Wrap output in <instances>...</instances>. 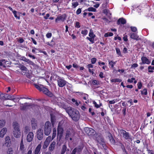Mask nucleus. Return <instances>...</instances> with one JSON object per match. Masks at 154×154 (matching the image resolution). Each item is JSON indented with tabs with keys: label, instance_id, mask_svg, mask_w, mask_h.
Here are the masks:
<instances>
[{
	"label": "nucleus",
	"instance_id": "nucleus-1",
	"mask_svg": "<svg viewBox=\"0 0 154 154\" xmlns=\"http://www.w3.org/2000/svg\"><path fill=\"white\" fill-rule=\"evenodd\" d=\"M66 110V112L73 120L77 121L79 119L80 115L78 111L70 107H67Z\"/></svg>",
	"mask_w": 154,
	"mask_h": 154
},
{
	"label": "nucleus",
	"instance_id": "nucleus-2",
	"mask_svg": "<svg viewBox=\"0 0 154 154\" xmlns=\"http://www.w3.org/2000/svg\"><path fill=\"white\" fill-rule=\"evenodd\" d=\"M51 131V123L49 121L46 122L45 124L44 133L47 136L49 135Z\"/></svg>",
	"mask_w": 154,
	"mask_h": 154
},
{
	"label": "nucleus",
	"instance_id": "nucleus-3",
	"mask_svg": "<svg viewBox=\"0 0 154 154\" xmlns=\"http://www.w3.org/2000/svg\"><path fill=\"white\" fill-rule=\"evenodd\" d=\"M0 99L5 100H9L14 101L15 98L13 96L10 95L8 94H1L0 95Z\"/></svg>",
	"mask_w": 154,
	"mask_h": 154
},
{
	"label": "nucleus",
	"instance_id": "nucleus-4",
	"mask_svg": "<svg viewBox=\"0 0 154 154\" xmlns=\"http://www.w3.org/2000/svg\"><path fill=\"white\" fill-rule=\"evenodd\" d=\"M35 105L33 103H30L29 104H27V103H25L24 104H21V105L20 107V109L22 110H25L27 109H29V107H31L32 108L33 107L35 106Z\"/></svg>",
	"mask_w": 154,
	"mask_h": 154
},
{
	"label": "nucleus",
	"instance_id": "nucleus-5",
	"mask_svg": "<svg viewBox=\"0 0 154 154\" xmlns=\"http://www.w3.org/2000/svg\"><path fill=\"white\" fill-rule=\"evenodd\" d=\"M63 129L62 127L58 126L57 129V140L60 141L62 136L63 133Z\"/></svg>",
	"mask_w": 154,
	"mask_h": 154
},
{
	"label": "nucleus",
	"instance_id": "nucleus-6",
	"mask_svg": "<svg viewBox=\"0 0 154 154\" xmlns=\"http://www.w3.org/2000/svg\"><path fill=\"white\" fill-rule=\"evenodd\" d=\"M84 130L85 133L89 136L93 135L96 133L94 129L88 127L85 128Z\"/></svg>",
	"mask_w": 154,
	"mask_h": 154
},
{
	"label": "nucleus",
	"instance_id": "nucleus-7",
	"mask_svg": "<svg viewBox=\"0 0 154 154\" xmlns=\"http://www.w3.org/2000/svg\"><path fill=\"white\" fill-rule=\"evenodd\" d=\"M43 136V133L42 130L41 128L39 129L37 132V137L38 139L39 140H42Z\"/></svg>",
	"mask_w": 154,
	"mask_h": 154
},
{
	"label": "nucleus",
	"instance_id": "nucleus-8",
	"mask_svg": "<svg viewBox=\"0 0 154 154\" xmlns=\"http://www.w3.org/2000/svg\"><path fill=\"white\" fill-rule=\"evenodd\" d=\"M42 91L43 93L45 94L50 97H51L52 96V93L50 91H49L47 88H45L42 87Z\"/></svg>",
	"mask_w": 154,
	"mask_h": 154
},
{
	"label": "nucleus",
	"instance_id": "nucleus-9",
	"mask_svg": "<svg viewBox=\"0 0 154 154\" xmlns=\"http://www.w3.org/2000/svg\"><path fill=\"white\" fill-rule=\"evenodd\" d=\"M58 84L60 87H63L65 86L66 84V82L62 79H59L58 81Z\"/></svg>",
	"mask_w": 154,
	"mask_h": 154
},
{
	"label": "nucleus",
	"instance_id": "nucleus-10",
	"mask_svg": "<svg viewBox=\"0 0 154 154\" xmlns=\"http://www.w3.org/2000/svg\"><path fill=\"white\" fill-rule=\"evenodd\" d=\"M33 138V133L32 132H30L28 134L27 137L26 139L27 141L29 142H31Z\"/></svg>",
	"mask_w": 154,
	"mask_h": 154
},
{
	"label": "nucleus",
	"instance_id": "nucleus-11",
	"mask_svg": "<svg viewBox=\"0 0 154 154\" xmlns=\"http://www.w3.org/2000/svg\"><path fill=\"white\" fill-rule=\"evenodd\" d=\"M13 134L14 136L17 138L21 136V132L20 130L13 131Z\"/></svg>",
	"mask_w": 154,
	"mask_h": 154
},
{
	"label": "nucleus",
	"instance_id": "nucleus-12",
	"mask_svg": "<svg viewBox=\"0 0 154 154\" xmlns=\"http://www.w3.org/2000/svg\"><path fill=\"white\" fill-rule=\"evenodd\" d=\"M13 131L18 130L20 129L19 125L16 122H14L12 124Z\"/></svg>",
	"mask_w": 154,
	"mask_h": 154
},
{
	"label": "nucleus",
	"instance_id": "nucleus-13",
	"mask_svg": "<svg viewBox=\"0 0 154 154\" xmlns=\"http://www.w3.org/2000/svg\"><path fill=\"white\" fill-rule=\"evenodd\" d=\"M66 16L65 14L63 15L62 16L59 15L57 17L55 21L56 22H57V21L61 20L63 21L66 19Z\"/></svg>",
	"mask_w": 154,
	"mask_h": 154
},
{
	"label": "nucleus",
	"instance_id": "nucleus-14",
	"mask_svg": "<svg viewBox=\"0 0 154 154\" xmlns=\"http://www.w3.org/2000/svg\"><path fill=\"white\" fill-rule=\"evenodd\" d=\"M121 132L123 134V137L126 139H128L129 137V134L128 132H126L125 131L123 130H121Z\"/></svg>",
	"mask_w": 154,
	"mask_h": 154
},
{
	"label": "nucleus",
	"instance_id": "nucleus-15",
	"mask_svg": "<svg viewBox=\"0 0 154 154\" xmlns=\"http://www.w3.org/2000/svg\"><path fill=\"white\" fill-rule=\"evenodd\" d=\"M83 148V145H81L75 148L74 149H75L76 152H77L78 153H79L82 151Z\"/></svg>",
	"mask_w": 154,
	"mask_h": 154
},
{
	"label": "nucleus",
	"instance_id": "nucleus-16",
	"mask_svg": "<svg viewBox=\"0 0 154 154\" xmlns=\"http://www.w3.org/2000/svg\"><path fill=\"white\" fill-rule=\"evenodd\" d=\"M141 60L142 61V63L143 64L146 63L149 64L150 62L149 60L146 57H143L141 58Z\"/></svg>",
	"mask_w": 154,
	"mask_h": 154
},
{
	"label": "nucleus",
	"instance_id": "nucleus-17",
	"mask_svg": "<svg viewBox=\"0 0 154 154\" xmlns=\"http://www.w3.org/2000/svg\"><path fill=\"white\" fill-rule=\"evenodd\" d=\"M7 131V128H3L0 132V137H3L4 135L6 133Z\"/></svg>",
	"mask_w": 154,
	"mask_h": 154
},
{
	"label": "nucleus",
	"instance_id": "nucleus-18",
	"mask_svg": "<svg viewBox=\"0 0 154 154\" xmlns=\"http://www.w3.org/2000/svg\"><path fill=\"white\" fill-rule=\"evenodd\" d=\"M51 118V122L53 126H54V122L56 121L55 116L53 114H50Z\"/></svg>",
	"mask_w": 154,
	"mask_h": 154
},
{
	"label": "nucleus",
	"instance_id": "nucleus-19",
	"mask_svg": "<svg viewBox=\"0 0 154 154\" xmlns=\"http://www.w3.org/2000/svg\"><path fill=\"white\" fill-rule=\"evenodd\" d=\"M56 143L54 141H53L51 143L49 147V150L51 151H52L54 149Z\"/></svg>",
	"mask_w": 154,
	"mask_h": 154
},
{
	"label": "nucleus",
	"instance_id": "nucleus-20",
	"mask_svg": "<svg viewBox=\"0 0 154 154\" xmlns=\"http://www.w3.org/2000/svg\"><path fill=\"white\" fill-rule=\"evenodd\" d=\"M121 22L122 24H124L126 23V20L124 18H120L117 21V24L119 25L120 24V22Z\"/></svg>",
	"mask_w": 154,
	"mask_h": 154
},
{
	"label": "nucleus",
	"instance_id": "nucleus-21",
	"mask_svg": "<svg viewBox=\"0 0 154 154\" xmlns=\"http://www.w3.org/2000/svg\"><path fill=\"white\" fill-rule=\"evenodd\" d=\"M130 37L131 38L133 39H135L137 40H138V36L137 34L135 33H133L132 34H131L130 35Z\"/></svg>",
	"mask_w": 154,
	"mask_h": 154
},
{
	"label": "nucleus",
	"instance_id": "nucleus-22",
	"mask_svg": "<svg viewBox=\"0 0 154 154\" xmlns=\"http://www.w3.org/2000/svg\"><path fill=\"white\" fill-rule=\"evenodd\" d=\"M67 147L66 145H63L62 146V148L61 150L60 154H64L66 150Z\"/></svg>",
	"mask_w": 154,
	"mask_h": 154
},
{
	"label": "nucleus",
	"instance_id": "nucleus-23",
	"mask_svg": "<svg viewBox=\"0 0 154 154\" xmlns=\"http://www.w3.org/2000/svg\"><path fill=\"white\" fill-rule=\"evenodd\" d=\"M41 147V146L40 144L38 145L36 147L35 151V154H38Z\"/></svg>",
	"mask_w": 154,
	"mask_h": 154
},
{
	"label": "nucleus",
	"instance_id": "nucleus-24",
	"mask_svg": "<svg viewBox=\"0 0 154 154\" xmlns=\"http://www.w3.org/2000/svg\"><path fill=\"white\" fill-rule=\"evenodd\" d=\"M22 60H23L26 62L28 63H29L30 65H32L33 64V63L32 61L30 60L29 59H27L25 57H23Z\"/></svg>",
	"mask_w": 154,
	"mask_h": 154
},
{
	"label": "nucleus",
	"instance_id": "nucleus-25",
	"mask_svg": "<svg viewBox=\"0 0 154 154\" xmlns=\"http://www.w3.org/2000/svg\"><path fill=\"white\" fill-rule=\"evenodd\" d=\"M71 134L69 131L67 130L66 132L65 139L67 140L69 138V137L71 135Z\"/></svg>",
	"mask_w": 154,
	"mask_h": 154
},
{
	"label": "nucleus",
	"instance_id": "nucleus-26",
	"mask_svg": "<svg viewBox=\"0 0 154 154\" xmlns=\"http://www.w3.org/2000/svg\"><path fill=\"white\" fill-rule=\"evenodd\" d=\"M5 122V120H0V128H2L4 126Z\"/></svg>",
	"mask_w": 154,
	"mask_h": 154
},
{
	"label": "nucleus",
	"instance_id": "nucleus-27",
	"mask_svg": "<svg viewBox=\"0 0 154 154\" xmlns=\"http://www.w3.org/2000/svg\"><path fill=\"white\" fill-rule=\"evenodd\" d=\"M29 128L27 126H25L24 128V133L26 134H27L28 131H29Z\"/></svg>",
	"mask_w": 154,
	"mask_h": 154
},
{
	"label": "nucleus",
	"instance_id": "nucleus-28",
	"mask_svg": "<svg viewBox=\"0 0 154 154\" xmlns=\"http://www.w3.org/2000/svg\"><path fill=\"white\" fill-rule=\"evenodd\" d=\"M24 145L23 144V138H22L21 139V143H20V149L21 150H23L24 149Z\"/></svg>",
	"mask_w": 154,
	"mask_h": 154
},
{
	"label": "nucleus",
	"instance_id": "nucleus-29",
	"mask_svg": "<svg viewBox=\"0 0 154 154\" xmlns=\"http://www.w3.org/2000/svg\"><path fill=\"white\" fill-rule=\"evenodd\" d=\"M88 11H94L95 12L96 11V10L95 8H94L92 7H90L88 8ZM87 11V9H86L85 10V11Z\"/></svg>",
	"mask_w": 154,
	"mask_h": 154
},
{
	"label": "nucleus",
	"instance_id": "nucleus-30",
	"mask_svg": "<svg viewBox=\"0 0 154 154\" xmlns=\"http://www.w3.org/2000/svg\"><path fill=\"white\" fill-rule=\"evenodd\" d=\"M19 68L20 69L23 71H26L27 69L26 67L24 66L20 65L19 66Z\"/></svg>",
	"mask_w": 154,
	"mask_h": 154
},
{
	"label": "nucleus",
	"instance_id": "nucleus-31",
	"mask_svg": "<svg viewBox=\"0 0 154 154\" xmlns=\"http://www.w3.org/2000/svg\"><path fill=\"white\" fill-rule=\"evenodd\" d=\"M56 134V130L55 128H54L53 129V133L52 134V139H53L55 137Z\"/></svg>",
	"mask_w": 154,
	"mask_h": 154
},
{
	"label": "nucleus",
	"instance_id": "nucleus-32",
	"mask_svg": "<svg viewBox=\"0 0 154 154\" xmlns=\"http://www.w3.org/2000/svg\"><path fill=\"white\" fill-rule=\"evenodd\" d=\"M49 144V142L48 141H45L44 143V145L43 146V149H45L48 146Z\"/></svg>",
	"mask_w": 154,
	"mask_h": 154
},
{
	"label": "nucleus",
	"instance_id": "nucleus-33",
	"mask_svg": "<svg viewBox=\"0 0 154 154\" xmlns=\"http://www.w3.org/2000/svg\"><path fill=\"white\" fill-rule=\"evenodd\" d=\"M89 35L90 37L93 38H94L95 36V35L94 34L93 31L91 29L90 30V32L89 33Z\"/></svg>",
	"mask_w": 154,
	"mask_h": 154
},
{
	"label": "nucleus",
	"instance_id": "nucleus-34",
	"mask_svg": "<svg viewBox=\"0 0 154 154\" xmlns=\"http://www.w3.org/2000/svg\"><path fill=\"white\" fill-rule=\"evenodd\" d=\"M141 93L142 94H144L146 95L147 94V92L146 89L145 88L143 90V91H141Z\"/></svg>",
	"mask_w": 154,
	"mask_h": 154
},
{
	"label": "nucleus",
	"instance_id": "nucleus-35",
	"mask_svg": "<svg viewBox=\"0 0 154 154\" xmlns=\"http://www.w3.org/2000/svg\"><path fill=\"white\" fill-rule=\"evenodd\" d=\"M111 81L112 82H120L122 81V80L120 79H112Z\"/></svg>",
	"mask_w": 154,
	"mask_h": 154
},
{
	"label": "nucleus",
	"instance_id": "nucleus-36",
	"mask_svg": "<svg viewBox=\"0 0 154 154\" xmlns=\"http://www.w3.org/2000/svg\"><path fill=\"white\" fill-rule=\"evenodd\" d=\"M35 87L37 89H38V90L40 91H42V87H41L40 86H39V85H35Z\"/></svg>",
	"mask_w": 154,
	"mask_h": 154
},
{
	"label": "nucleus",
	"instance_id": "nucleus-37",
	"mask_svg": "<svg viewBox=\"0 0 154 154\" xmlns=\"http://www.w3.org/2000/svg\"><path fill=\"white\" fill-rule=\"evenodd\" d=\"M7 153L9 154H12L13 153V150L11 148L9 149L7 151Z\"/></svg>",
	"mask_w": 154,
	"mask_h": 154
},
{
	"label": "nucleus",
	"instance_id": "nucleus-38",
	"mask_svg": "<svg viewBox=\"0 0 154 154\" xmlns=\"http://www.w3.org/2000/svg\"><path fill=\"white\" fill-rule=\"evenodd\" d=\"M110 135L111 136V138H110V141L112 143H115V140L112 137V135Z\"/></svg>",
	"mask_w": 154,
	"mask_h": 154
},
{
	"label": "nucleus",
	"instance_id": "nucleus-39",
	"mask_svg": "<svg viewBox=\"0 0 154 154\" xmlns=\"http://www.w3.org/2000/svg\"><path fill=\"white\" fill-rule=\"evenodd\" d=\"M87 39L89 40L91 42H92V43H94V38H89L88 37H87Z\"/></svg>",
	"mask_w": 154,
	"mask_h": 154
},
{
	"label": "nucleus",
	"instance_id": "nucleus-40",
	"mask_svg": "<svg viewBox=\"0 0 154 154\" xmlns=\"http://www.w3.org/2000/svg\"><path fill=\"white\" fill-rule=\"evenodd\" d=\"M72 6L74 7V8H75L79 4L78 2H76L74 3H72Z\"/></svg>",
	"mask_w": 154,
	"mask_h": 154
},
{
	"label": "nucleus",
	"instance_id": "nucleus-41",
	"mask_svg": "<svg viewBox=\"0 0 154 154\" xmlns=\"http://www.w3.org/2000/svg\"><path fill=\"white\" fill-rule=\"evenodd\" d=\"M32 127L33 129H35L37 126L36 123L34 124L32 123Z\"/></svg>",
	"mask_w": 154,
	"mask_h": 154
},
{
	"label": "nucleus",
	"instance_id": "nucleus-42",
	"mask_svg": "<svg viewBox=\"0 0 154 154\" xmlns=\"http://www.w3.org/2000/svg\"><path fill=\"white\" fill-rule=\"evenodd\" d=\"M131 28L132 31L133 32H135L137 30L136 28L135 27L131 26Z\"/></svg>",
	"mask_w": 154,
	"mask_h": 154
},
{
	"label": "nucleus",
	"instance_id": "nucleus-43",
	"mask_svg": "<svg viewBox=\"0 0 154 154\" xmlns=\"http://www.w3.org/2000/svg\"><path fill=\"white\" fill-rule=\"evenodd\" d=\"M13 14H14V17H15L17 18L18 19H20V17L17 16V15L16 14V13H17V12L16 11H13Z\"/></svg>",
	"mask_w": 154,
	"mask_h": 154
},
{
	"label": "nucleus",
	"instance_id": "nucleus-44",
	"mask_svg": "<svg viewBox=\"0 0 154 154\" xmlns=\"http://www.w3.org/2000/svg\"><path fill=\"white\" fill-rule=\"evenodd\" d=\"M96 61V59L95 58H93L91 59V62L92 64H94L95 63Z\"/></svg>",
	"mask_w": 154,
	"mask_h": 154
},
{
	"label": "nucleus",
	"instance_id": "nucleus-45",
	"mask_svg": "<svg viewBox=\"0 0 154 154\" xmlns=\"http://www.w3.org/2000/svg\"><path fill=\"white\" fill-rule=\"evenodd\" d=\"M116 51L117 54H119V55H121V52H120V50L118 48H116Z\"/></svg>",
	"mask_w": 154,
	"mask_h": 154
},
{
	"label": "nucleus",
	"instance_id": "nucleus-46",
	"mask_svg": "<svg viewBox=\"0 0 154 154\" xmlns=\"http://www.w3.org/2000/svg\"><path fill=\"white\" fill-rule=\"evenodd\" d=\"M88 31L87 30H82L81 32L82 34L86 35L87 34Z\"/></svg>",
	"mask_w": 154,
	"mask_h": 154
},
{
	"label": "nucleus",
	"instance_id": "nucleus-47",
	"mask_svg": "<svg viewBox=\"0 0 154 154\" xmlns=\"http://www.w3.org/2000/svg\"><path fill=\"white\" fill-rule=\"evenodd\" d=\"M142 87V84L141 82H139L138 83V87L139 89H140Z\"/></svg>",
	"mask_w": 154,
	"mask_h": 154
},
{
	"label": "nucleus",
	"instance_id": "nucleus-48",
	"mask_svg": "<svg viewBox=\"0 0 154 154\" xmlns=\"http://www.w3.org/2000/svg\"><path fill=\"white\" fill-rule=\"evenodd\" d=\"M93 103L94 104L95 107L97 108H98L100 107V106L97 104L95 101H93Z\"/></svg>",
	"mask_w": 154,
	"mask_h": 154
},
{
	"label": "nucleus",
	"instance_id": "nucleus-49",
	"mask_svg": "<svg viewBox=\"0 0 154 154\" xmlns=\"http://www.w3.org/2000/svg\"><path fill=\"white\" fill-rule=\"evenodd\" d=\"M75 27L79 28L80 27V26L79 25V22H76L75 23Z\"/></svg>",
	"mask_w": 154,
	"mask_h": 154
},
{
	"label": "nucleus",
	"instance_id": "nucleus-50",
	"mask_svg": "<svg viewBox=\"0 0 154 154\" xmlns=\"http://www.w3.org/2000/svg\"><path fill=\"white\" fill-rule=\"evenodd\" d=\"M81 12V10L80 8H79L76 12V13L77 14H80Z\"/></svg>",
	"mask_w": 154,
	"mask_h": 154
},
{
	"label": "nucleus",
	"instance_id": "nucleus-51",
	"mask_svg": "<svg viewBox=\"0 0 154 154\" xmlns=\"http://www.w3.org/2000/svg\"><path fill=\"white\" fill-rule=\"evenodd\" d=\"M36 123V121H35V119H32L31 120V125L32 123Z\"/></svg>",
	"mask_w": 154,
	"mask_h": 154
},
{
	"label": "nucleus",
	"instance_id": "nucleus-52",
	"mask_svg": "<svg viewBox=\"0 0 154 154\" xmlns=\"http://www.w3.org/2000/svg\"><path fill=\"white\" fill-rule=\"evenodd\" d=\"M46 36L47 38H49L51 36V33H48L46 34Z\"/></svg>",
	"mask_w": 154,
	"mask_h": 154
},
{
	"label": "nucleus",
	"instance_id": "nucleus-53",
	"mask_svg": "<svg viewBox=\"0 0 154 154\" xmlns=\"http://www.w3.org/2000/svg\"><path fill=\"white\" fill-rule=\"evenodd\" d=\"M113 62H112V61H111L109 62V64L111 65V67L112 68H113L114 66V65H113Z\"/></svg>",
	"mask_w": 154,
	"mask_h": 154
},
{
	"label": "nucleus",
	"instance_id": "nucleus-54",
	"mask_svg": "<svg viewBox=\"0 0 154 154\" xmlns=\"http://www.w3.org/2000/svg\"><path fill=\"white\" fill-rule=\"evenodd\" d=\"M101 141L102 142H100V144L101 145H102L103 148H104V149H105V148H104V146H105V145L104 144V143H103V140L102 139L101 140Z\"/></svg>",
	"mask_w": 154,
	"mask_h": 154
},
{
	"label": "nucleus",
	"instance_id": "nucleus-55",
	"mask_svg": "<svg viewBox=\"0 0 154 154\" xmlns=\"http://www.w3.org/2000/svg\"><path fill=\"white\" fill-rule=\"evenodd\" d=\"M31 39L32 42H33V43L35 45H36L37 44V43H36V42L34 40V39L32 38H31Z\"/></svg>",
	"mask_w": 154,
	"mask_h": 154
},
{
	"label": "nucleus",
	"instance_id": "nucleus-56",
	"mask_svg": "<svg viewBox=\"0 0 154 154\" xmlns=\"http://www.w3.org/2000/svg\"><path fill=\"white\" fill-rule=\"evenodd\" d=\"M138 65L136 63H134L131 66L132 67H136Z\"/></svg>",
	"mask_w": 154,
	"mask_h": 154
},
{
	"label": "nucleus",
	"instance_id": "nucleus-57",
	"mask_svg": "<svg viewBox=\"0 0 154 154\" xmlns=\"http://www.w3.org/2000/svg\"><path fill=\"white\" fill-rule=\"evenodd\" d=\"M126 87L128 88H132L133 86L132 85H128L126 86Z\"/></svg>",
	"mask_w": 154,
	"mask_h": 154
},
{
	"label": "nucleus",
	"instance_id": "nucleus-58",
	"mask_svg": "<svg viewBox=\"0 0 154 154\" xmlns=\"http://www.w3.org/2000/svg\"><path fill=\"white\" fill-rule=\"evenodd\" d=\"M103 13L107 15L108 13L106 9H104L103 11Z\"/></svg>",
	"mask_w": 154,
	"mask_h": 154
},
{
	"label": "nucleus",
	"instance_id": "nucleus-59",
	"mask_svg": "<svg viewBox=\"0 0 154 154\" xmlns=\"http://www.w3.org/2000/svg\"><path fill=\"white\" fill-rule=\"evenodd\" d=\"M109 103L110 104H112L113 103H115V101H114V100H112L110 101L109 102Z\"/></svg>",
	"mask_w": 154,
	"mask_h": 154
},
{
	"label": "nucleus",
	"instance_id": "nucleus-60",
	"mask_svg": "<svg viewBox=\"0 0 154 154\" xmlns=\"http://www.w3.org/2000/svg\"><path fill=\"white\" fill-rule=\"evenodd\" d=\"M148 69H154V66L152 67L151 66H149L148 67Z\"/></svg>",
	"mask_w": 154,
	"mask_h": 154
},
{
	"label": "nucleus",
	"instance_id": "nucleus-61",
	"mask_svg": "<svg viewBox=\"0 0 154 154\" xmlns=\"http://www.w3.org/2000/svg\"><path fill=\"white\" fill-rule=\"evenodd\" d=\"M123 39L124 40V41L126 42L128 41V39L127 38V36L126 35V36H124L123 38Z\"/></svg>",
	"mask_w": 154,
	"mask_h": 154
},
{
	"label": "nucleus",
	"instance_id": "nucleus-62",
	"mask_svg": "<svg viewBox=\"0 0 154 154\" xmlns=\"http://www.w3.org/2000/svg\"><path fill=\"white\" fill-rule=\"evenodd\" d=\"M103 73L102 72H100L99 74L100 77L101 78H103Z\"/></svg>",
	"mask_w": 154,
	"mask_h": 154
},
{
	"label": "nucleus",
	"instance_id": "nucleus-63",
	"mask_svg": "<svg viewBox=\"0 0 154 154\" xmlns=\"http://www.w3.org/2000/svg\"><path fill=\"white\" fill-rule=\"evenodd\" d=\"M5 140L6 141H9V140H10V138L9 137H6L5 138Z\"/></svg>",
	"mask_w": 154,
	"mask_h": 154
},
{
	"label": "nucleus",
	"instance_id": "nucleus-64",
	"mask_svg": "<svg viewBox=\"0 0 154 154\" xmlns=\"http://www.w3.org/2000/svg\"><path fill=\"white\" fill-rule=\"evenodd\" d=\"M76 152H75V149H74L72 150L71 154H75Z\"/></svg>",
	"mask_w": 154,
	"mask_h": 154
}]
</instances>
